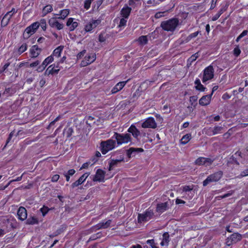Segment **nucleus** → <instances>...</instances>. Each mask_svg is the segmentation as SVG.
<instances>
[{
	"instance_id": "4c0bfd02",
	"label": "nucleus",
	"mask_w": 248,
	"mask_h": 248,
	"mask_svg": "<svg viewBox=\"0 0 248 248\" xmlns=\"http://www.w3.org/2000/svg\"><path fill=\"white\" fill-rule=\"evenodd\" d=\"M35 32L32 30V28H31V26H30L28 27L25 30L24 34H27L28 37H29L31 35L33 34Z\"/></svg>"
},
{
	"instance_id": "9b49d317",
	"label": "nucleus",
	"mask_w": 248,
	"mask_h": 248,
	"mask_svg": "<svg viewBox=\"0 0 248 248\" xmlns=\"http://www.w3.org/2000/svg\"><path fill=\"white\" fill-rule=\"evenodd\" d=\"M58 17H52L49 19L48 21L49 25L52 28H55L58 30L63 29V25L60 23L57 20Z\"/></svg>"
},
{
	"instance_id": "dca6fc26",
	"label": "nucleus",
	"mask_w": 248,
	"mask_h": 248,
	"mask_svg": "<svg viewBox=\"0 0 248 248\" xmlns=\"http://www.w3.org/2000/svg\"><path fill=\"white\" fill-rule=\"evenodd\" d=\"M144 150L141 148H130L127 150V155L129 158L131 156H135L137 153L139 152H143Z\"/></svg>"
},
{
	"instance_id": "2eb2a0df",
	"label": "nucleus",
	"mask_w": 248,
	"mask_h": 248,
	"mask_svg": "<svg viewBox=\"0 0 248 248\" xmlns=\"http://www.w3.org/2000/svg\"><path fill=\"white\" fill-rule=\"evenodd\" d=\"M18 219L21 221L25 220L27 217V210L24 207H20L17 211Z\"/></svg>"
},
{
	"instance_id": "a19ab883",
	"label": "nucleus",
	"mask_w": 248,
	"mask_h": 248,
	"mask_svg": "<svg viewBox=\"0 0 248 248\" xmlns=\"http://www.w3.org/2000/svg\"><path fill=\"white\" fill-rule=\"evenodd\" d=\"M199 32V31H196V32H195L194 33L190 34L189 35H188L187 37V38L186 39V41L187 42H188L191 39H192L193 38L196 37L198 35Z\"/></svg>"
},
{
	"instance_id": "7ed1b4c3",
	"label": "nucleus",
	"mask_w": 248,
	"mask_h": 248,
	"mask_svg": "<svg viewBox=\"0 0 248 248\" xmlns=\"http://www.w3.org/2000/svg\"><path fill=\"white\" fill-rule=\"evenodd\" d=\"M113 138L116 140L118 145L131 141V137L129 133L123 134L114 132Z\"/></svg>"
},
{
	"instance_id": "58836bf2",
	"label": "nucleus",
	"mask_w": 248,
	"mask_h": 248,
	"mask_svg": "<svg viewBox=\"0 0 248 248\" xmlns=\"http://www.w3.org/2000/svg\"><path fill=\"white\" fill-rule=\"evenodd\" d=\"M73 131L72 128L69 127L64 130L63 133H65L67 137H70L73 133Z\"/></svg>"
},
{
	"instance_id": "c85d7f7f",
	"label": "nucleus",
	"mask_w": 248,
	"mask_h": 248,
	"mask_svg": "<svg viewBox=\"0 0 248 248\" xmlns=\"http://www.w3.org/2000/svg\"><path fill=\"white\" fill-rule=\"evenodd\" d=\"M69 11L68 9H63L60 11V16L58 17V19H64L69 15Z\"/></svg>"
},
{
	"instance_id": "0e129e2a",
	"label": "nucleus",
	"mask_w": 248,
	"mask_h": 248,
	"mask_svg": "<svg viewBox=\"0 0 248 248\" xmlns=\"http://www.w3.org/2000/svg\"><path fill=\"white\" fill-rule=\"evenodd\" d=\"M217 0H212L211 5L210 9H213L216 7V2Z\"/></svg>"
},
{
	"instance_id": "5701e85b",
	"label": "nucleus",
	"mask_w": 248,
	"mask_h": 248,
	"mask_svg": "<svg viewBox=\"0 0 248 248\" xmlns=\"http://www.w3.org/2000/svg\"><path fill=\"white\" fill-rule=\"evenodd\" d=\"M66 25L69 27L70 31H72L77 27L78 23L77 22L73 21V18H69L67 21Z\"/></svg>"
},
{
	"instance_id": "aec40b11",
	"label": "nucleus",
	"mask_w": 248,
	"mask_h": 248,
	"mask_svg": "<svg viewBox=\"0 0 248 248\" xmlns=\"http://www.w3.org/2000/svg\"><path fill=\"white\" fill-rule=\"evenodd\" d=\"M111 223V220H108L105 222H102L97 224L96 225L93 227L94 230H97L101 229H106L108 228Z\"/></svg>"
},
{
	"instance_id": "4d7b16f0",
	"label": "nucleus",
	"mask_w": 248,
	"mask_h": 248,
	"mask_svg": "<svg viewBox=\"0 0 248 248\" xmlns=\"http://www.w3.org/2000/svg\"><path fill=\"white\" fill-rule=\"evenodd\" d=\"M86 51L85 50H83L79 53H78V54L77 55V58L78 59H81L84 55V54L86 53Z\"/></svg>"
},
{
	"instance_id": "f257e3e1",
	"label": "nucleus",
	"mask_w": 248,
	"mask_h": 248,
	"mask_svg": "<svg viewBox=\"0 0 248 248\" xmlns=\"http://www.w3.org/2000/svg\"><path fill=\"white\" fill-rule=\"evenodd\" d=\"M178 24L179 20L176 18H172L162 21L161 23L160 27L165 31L172 32L175 30Z\"/></svg>"
},
{
	"instance_id": "2f4dec72",
	"label": "nucleus",
	"mask_w": 248,
	"mask_h": 248,
	"mask_svg": "<svg viewBox=\"0 0 248 248\" xmlns=\"http://www.w3.org/2000/svg\"><path fill=\"white\" fill-rule=\"evenodd\" d=\"M54 60L53 57L52 56H48L43 62L42 64L43 66H46L48 64L51 63Z\"/></svg>"
},
{
	"instance_id": "603ef678",
	"label": "nucleus",
	"mask_w": 248,
	"mask_h": 248,
	"mask_svg": "<svg viewBox=\"0 0 248 248\" xmlns=\"http://www.w3.org/2000/svg\"><path fill=\"white\" fill-rule=\"evenodd\" d=\"M198 57V53H195L191 56V57L189 59L188 61L192 62L195 61Z\"/></svg>"
},
{
	"instance_id": "49530a36",
	"label": "nucleus",
	"mask_w": 248,
	"mask_h": 248,
	"mask_svg": "<svg viewBox=\"0 0 248 248\" xmlns=\"http://www.w3.org/2000/svg\"><path fill=\"white\" fill-rule=\"evenodd\" d=\"M166 12L167 11L157 12L155 14V18L157 19L161 17L164 16H165L164 14L166 13Z\"/></svg>"
},
{
	"instance_id": "6ab92c4d",
	"label": "nucleus",
	"mask_w": 248,
	"mask_h": 248,
	"mask_svg": "<svg viewBox=\"0 0 248 248\" xmlns=\"http://www.w3.org/2000/svg\"><path fill=\"white\" fill-rule=\"evenodd\" d=\"M89 175V174L87 173L83 174L77 181L72 184L71 186L72 188H74L82 184L88 177Z\"/></svg>"
},
{
	"instance_id": "5fc2aeb1",
	"label": "nucleus",
	"mask_w": 248,
	"mask_h": 248,
	"mask_svg": "<svg viewBox=\"0 0 248 248\" xmlns=\"http://www.w3.org/2000/svg\"><path fill=\"white\" fill-rule=\"evenodd\" d=\"M59 178L60 176L59 175H54L51 178V181L53 182H56L59 180Z\"/></svg>"
},
{
	"instance_id": "37998d69",
	"label": "nucleus",
	"mask_w": 248,
	"mask_h": 248,
	"mask_svg": "<svg viewBox=\"0 0 248 248\" xmlns=\"http://www.w3.org/2000/svg\"><path fill=\"white\" fill-rule=\"evenodd\" d=\"M94 0H86L84 2V7L85 9H88L90 7V5L92 1Z\"/></svg>"
},
{
	"instance_id": "a18cd8bd",
	"label": "nucleus",
	"mask_w": 248,
	"mask_h": 248,
	"mask_svg": "<svg viewBox=\"0 0 248 248\" xmlns=\"http://www.w3.org/2000/svg\"><path fill=\"white\" fill-rule=\"evenodd\" d=\"M9 20H9L7 18H5V16H4L1 22V26L3 27L6 26L8 24Z\"/></svg>"
},
{
	"instance_id": "6e6552de",
	"label": "nucleus",
	"mask_w": 248,
	"mask_h": 248,
	"mask_svg": "<svg viewBox=\"0 0 248 248\" xmlns=\"http://www.w3.org/2000/svg\"><path fill=\"white\" fill-rule=\"evenodd\" d=\"M100 23V20L92 19L85 26L84 30L86 32L90 31L95 28Z\"/></svg>"
},
{
	"instance_id": "473e14b6",
	"label": "nucleus",
	"mask_w": 248,
	"mask_h": 248,
	"mask_svg": "<svg viewBox=\"0 0 248 248\" xmlns=\"http://www.w3.org/2000/svg\"><path fill=\"white\" fill-rule=\"evenodd\" d=\"M62 50V46L58 47L53 51V55L57 57H59L61 56Z\"/></svg>"
},
{
	"instance_id": "de8ad7c7",
	"label": "nucleus",
	"mask_w": 248,
	"mask_h": 248,
	"mask_svg": "<svg viewBox=\"0 0 248 248\" xmlns=\"http://www.w3.org/2000/svg\"><path fill=\"white\" fill-rule=\"evenodd\" d=\"M31 28H32V30L34 32L37 30V29L39 27V24L38 22H35L32 24L31 25Z\"/></svg>"
},
{
	"instance_id": "72a5a7b5",
	"label": "nucleus",
	"mask_w": 248,
	"mask_h": 248,
	"mask_svg": "<svg viewBox=\"0 0 248 248\" xmlns=\"http://www.w3.org/2000/svg\"><path fill=\"white\" fill-rule=\"evenodd\" d=\"M214 132H213V135H217L218 134H220L222 133V131L223 130L224 128L222 126H215L214 128Z\"/></svg>"
},
{
	"instance_id": "680f3d73",
	"label": "nucleus",
	"mask_w": 248,
	"mask_h": 248,
	"mask_svg": "<svg viewBox=\"0 0 248 248\" xmlns=\"http://www.w3.org/2000/svg\"><path fill=\"white\" fill-rule=\"evenodd\" d=\"M231 195H232V193H228L224 194L223 196H218L217 197V198H218V200H219L220 199H223V198H227V197L231 196Z\"/></svg>"
},
{
	"instance_id": "c9c22d12",
	"label": "nucleus",
	"mask_w": 248,
	"mask_h": 248,
	"mask_svg": "<svg viewBox=\"0 0 248 248\" xmlns=\"http://www.w3.org/2000/svg\"><path fill=\"white\" fill-rule=\"evenodd\" d=\"M52 11V7L51 5H47L46 6L43 10V13L44 15H46L47 13L51 12Z\"/></svg>"
},
{
	"instance_id": "f8f14e48",
	"label": "nucleus",
	"mask_w": 248,
	"mask_h": 248,
	"mask_svg": "<svg viewBox=\"0 0 248 248\" xmlns=\"http://www.w3.org/2000/svg\"><path fill=\"white\" fill-rule=\"evenodd\" d=\"M96 59V56L94 54H91L88 56H86L81 62V65L82 66H86L93 62Z\"/></svg>"
},
{
	"instance_id": "f704fd0d",
	"label": "nucleus",
	"mask_w": 248,
	"mask_h": 248,
	"mask_svg": "<svg viewBox=\"0 0 248 248\" xmlns=\"http://www.w3.org/2000/svg\"><path fill=\"white\" fill-rule=\"evenodd\" d=\"M138 41L140 45H145L148 41L147 37L146 36H141L139 38Z\"/></svg>"
},
{
	"instance_id": "e433bc0d",
	"label": "nucleus",
	"mask_w": 248,
	"mask_h": 248,
	"mask_svg": "<svg viewBox=\"0 0 248 248\" xmlns=\"http://www.w3.org/2000/svg\"><path fill=\"white\" fill-rule=\"evenodd\" d=\"M97 161V159L94 158L93 159L92 163H91V162H87L84 163L82 165V167H81V169L87 168L90 165H93Z\"/></svg>"
},
{
	"instance_id": "ea45409f",
	"label": "nucleus",
	"mask_w": 248,
	"mask_h": 248,
	"mask_svg": "<svg viewBox=\"0 0 248 248\" xmlns=\"http://www.w3.org/2000/svg\"><path fill=\"white\" fill-rule=\"evenodd\" d=\"M27 46L26 44H22L18 48V52L19 54H21L25 52L27 50Z\"/></svg>"
},
{
	"instance_id": "e2e57ef3",
	"label": "nucleus",
	"mask_w": 248,
	"mask_h": 248,
	"mask_svg": "<svg viewBox=\"0 0 248 248\" xmlns=\"http://www.w3.org/2000/svg\"><path fill=\"white\" fill-rule=\"evenodd\" d=\"M192 188H191L189 186H186L183 187V191H189L192 190Z\"/></svg>"
},
{
	"instance_id": "79ce46f5",
	"label": "nucleus",
	"mask_w": 248,
	"mask_h": 248,
	"mask_svg": "<svg viewBox=\"0 0 248 248\" xmlns=\"http://www.w3.org/2000/svg\"><path fill=\"white\" fill-rule=\"evenodd\" d=\"M205 133L206 135L209 136H213V132H214V129L213 128H211V127H210V128H207V129H205Z\"/></svg>"
},
{
	"instance_id": "39448f33",
	"label": "nucleus",
	"mask_w": 248,
	"mask_h": 248,
	"mask_svg": "<svg viewBox=\"0 0 248 248\" xmlns=\"http://www.w3.org/2000/svg\"><path fill=\"white\" fill-rule=\"evenodd\" d=\"M214 76V69L212 65H209L203 71L202 81L203 83L212 79Z\"/></svg>"
},
{
	"instance_id": "393cba45",
	"label": "nucleus",
	"mask_w": 248,
	"mask_h": 248,
	"mask_svg": "<svg viewBox=\"0 0 248 248\" xmlns=\"http://www.w3.org/2000/svg\"><path fill=\"white\" fill-rule=\"evenodd\" d=\"M124 159L123 156H120L119 159L111 160L109 162V170L112 169L113 167H115L118 163L123 161Z\"/></svg>"
},
{
	"instance_id": "13d9d810",
	"label": "nucleus",
	"mask_w": 248,
	"mask_h": 248,
	"mask_svg": "<svg viewBox=\"0 0 248 248\" xmlns=\"http://www.w3.org/2000/svg\"><path fill=\"white\" fill-rule=\"evenodd\" d=\"M40 62L39 61H38V60L36 61L35 62L31 63L30 64V67H35V66H37L38 65H39L40 64Z\"/></svg>"
},
{
	"instance_id": "a211bd4d",
	"label": "nucleus",
	"mask_w": 248,
	"mask_h": 248,
	"mask_svg": "<svg viewBox=\"0 0 248 248\" xmlns=\"http://www.w3.org/2000/svg\"><path fill=\"white\" fill-rule=\"evenodd\" d=\"M60 71V69L59 68V64H57L55 66L53 65H50L46 70L45 72V74L49 75L50 74L53 75L54 74L58 73Z\"/></svg>"
},
{
	"instance_id": "cd10ccee",
	"label": "nucleus",
	"mask_w": 248,
	"mask_h": 248,
	"mask_svg": "<svg viewBox=\"0 0 248 248\" xmlns=\"http://www.w3.org/2000/svg\"><path fill=\"white\" fill-rule=\"evenodd\" d=\"M131 8L127 6L126 7H124L121 10V15L122 16L126 18H128V16H129V14L131 12Z\"/></svg>"
},
{
	"instance_id": "20e7f679",
	"label": "nucleus",
	"mask_w": 248,
	"mask_h": 248,
	"mask_svg": "<svg viewBox=\"0 0 248 248\" xmlns=\"http://www.w3.org/2000/svg\"><path fill=\"white\" fill-rule=\"evenodd\" d=\"M222 176L221 171H217L208 176L207 178L203 182V186H206L208 184L212 182H216L219 181Z\"/></svg>"
},
{
	"instance_id": "c756f323",
	"label": "nucleus",
	"mask_w": 248,
	"mask_h": 248,
	"mask_svg": "<svg viewBox=\"0 0 248 248\" xmlns=\"http://www.w3.org/2000/svg\"><path fill=\"white\" fill-rule=\"evenodd\" d=\"M38 222V219L34 217H29L26 221V224L29 225H33L37 224Z\"/></svg>"
},
{
	"instance_id": "1a4fd4ad",
	"label": "nucleus",
	"mask_w": 248,
	"mask_h": 248,
	"mask_svg": "<svg viewBox=\"0 0 248 248\" xmlns=\"http://www.w3.org/2000/svg\"><path fill=\"white\" fill-rule=\"evenodd\" d=\"M156 123L155 119L152 117L147 119L141 124L143 128H155L156 127Z\"/></svg>"
},
{
	"instance_id": "6e6d98bb",
	"label": "nucleus",
	"mask_w": 248,
	"mask_h": 248,
	"mask_svg": "<svg viewBox=\"0 0 248 248\" xmlns=\"http://www.w3.org/2000/svg\"><path fill=\"white\" fill-rule=\"evenodd\" d=\"M98 40L100 42H104L106 41V37L101 33L99 35Z\"/></svg>"
},
{
	"instance_id": "338daca9",
	"label": "nucleus",
	"mask_w": 248,
	"mask_h": 248,
	"mask_svg": "<svg viewBox=\"0 0 248 248\" xmlns=\"http://www.w3.org/2000/svg\"><path fill=\"white\" fill-rule=\"evenodd\" d=\"M231 136V133L229 131L223 134V138L224 139H228Z\"/></svg>"
},
{
	"instance_id": "774afa93",
	"label": "nucleus",
	"mask_w": 248,
	"mask_h": 248,
	"mask_svg": "<svg viewBox=\"0 0 248 248\" xmlns=\"http://www.w3.org/2000/svg\"><path fill=\"white\" fill-rule=\"evenodd\" d=\"M248 31L244 30L240 35V37L242 38L248 34Z\"/></svg>"
},
{
	"instance_id": "bf43d9fd",
	"label": "nucleus",
	"mask_w": 248,
	"mask_h": 248,
	"mask_svg": "<svg viewBox=\"0 0 248 248\" xmlns=\"http://www.w3.org/2000/svg\"><path fill=\"white\" fill-rule=\"evenodd\" d=\"M14 14H12L11 12H8L5 15V18H7V19H8L9 20L10 19V18L12 17V16L14 15Z\"/></svg>"
},
{
	"instance_id": "8fccbe9b",
	"label": "nucleus",
	"mask_w": 248,
	"mask_h": 248,
	"mask_svg": "<svg viewBox=\"0 0 248 248\" xmlns=\"http://www.w3.org/2000/svg\"><path fill=\"white\" fill-rule=\"evenodd\" d=\"M195 88L201 92H203L205 90V88L201 83L198 86H196Z\"/></svg>"
},
{
	"instance_id": "0eeeda50",
	"label": "nucleus",
	"mask_w": 248,
	"mask_h": 248,
	"mask_svg": "<svg viewBox=\"0 0 248 248\" xmlns=\"http://www.w3.org/2000/svg\"><path fill=\"white\" fill-rule=\"evenodd\" d=\"M214 159L210 158L200 157L195 160V164L199 166L204 165L207 167L211 165L214 162Z\"/></svg>"
},
{
	"instance_id": "423d86ee",
	"label": "nucleus",
	"mask_w": 248,
	"mask_h": 248,
	"mask_svg": "<svg viewBox=\"0 0 248 248\" xmlns=\"http://www.w3.org/2000/svg\"><path fill=\"white\" fill-rule=\"evenodd\" d=\"M154 216V213L151 209H148L143 214H139L138 215V222L142 223L151 219Z\"/></svg>"
},
{
	"instance_id": "a878e982",
	"label": "nucleus",
	"mask_w": 248,
	"mask_h": 248,
	"mask_svg": "<svg viewBox=\"0 0 248 248\" xmlns=\"http://www.w3.org/2000/svg\"><path fill=\"white\" fill-rule=\"evenodd\" d=\"M170 242V235L168 232H166L163 234V239L160 243L162 246H168Z\"/></svg>"
},
{
	"instance_id": "ddd939ff",
	"label": "nucleus",
	"mask_w": 248,
	"mask_h": 248,
	"mask_svg": "<svg viewBox=\"0 0 248 248\" xmlns=\"http://www.w3.org/2000/svg\"><path fill=\"white\" fill-rule=\"evenodd\" d=\"M41 51L42 49L39 48L38 46L34 45L32 46L30 50L31 57L32 58L37 57L40 54Z\"/></svg>"
},
{
	"instance_id": "412c9836",
	"label": "nucleus",
	"mask_w": 248,
	"mask_h": 248,
	"mask_svg": "<svg viewBox=\"0 0 248 248\" xmlns=\"http://www.w3.org/2000/svg\"><path fill=\"white\" fill-rule=\"evenodd\" d=\"M129 79L125 81H122L118 83L111 90L112 93H115L118 91H120L125 86L126 83Z\"/></svg>"
},
{
	"instance_id": "f3484780",
	"label": "nucleus",
	"mask_w": 248,
	"mask_h": 248,
	"mask_svg": "<svg viewBox=\"0 0 248 248\" xmlns=\"http://www.w3.org/2000/svg\"><path fill=\"white\" fill-rule=\"evenodd\" d=\"M212 96V93H211L209 95H206L203 96L200 100H199V104L202 106H207L209 105L210 103L211 98Z\"/></svg>"
},
{
	"instance_id": "c03bdc74",
	"label": "nucleus",
	"mask_w": 248,
	"mask_h": 248,
	"mask_svg": "<svg viewBox=\"0 0 248 248\" xmlns=\"http://www.w3.org/2000/svg\"><path fill=\"white\" fill-rule=\"evenodd\" d=\"M248 176V169H247L243 171H241L240 174L238 176V178H241L243 177Z\"/></svg>"
},
{
	"instance_id": "9d476101",
	"label": "nucleus",
	"mask_w": 248,
	"mask_h": 248,
	"mask_svg": "<svg viewBox=\"0 0 248 248\" xmlns=\"http://www.w3.org/2000/svg\"><path fill=\"white\" fill-rule=\"evenodd\" d=\"M242 239V236L238 233H234L228 238L227 244L228 246L233 243H236Z\"/></svg>"
},
{
	"instance_id": "3c124183",
	"label": "nucleus",
	"mask_w": 248,
	"mask_h": 248,
	"mask_svg": "<svg viewBox=\"0 0 248 248\" xmlns=\"http://www.w3.org/2000/svg\"><path fill=\"white\" fill-rule=\"evenodd\" d=\"M126 22H127L126 20L124 18H123L121 19L120 23L119 25V27H122L125 26L126 25Z\"/></svg>"
},
{
	"instance_id": "69168bd1",
	"label": "nucleus",
	"mask_w": 248,
	"mask_h": 248,
	"mask_svg": "<svg viewBox=\"0 0 248 248\" xmlns=\"http://www.w3.org/2000/svg\"><path fill=\"white\" fill-rule=\"evenodd\" d=\"M75 173V170L74 169H71L68 170V172L66 173L69 176L73 175Z\"/></svg>"
},
{
	"instance_id": "864d4df0",
	"label": "nucleus",
	"mask_w": 248,
	"mask_h": 248,
	"mask_svg": "<svg viewBox=\"0 0 248 248\" xmlns=\"http://www.w3.org/2000/svg\"><path fill=\"white\" fill-rule=\"evenodd\" d=\"M233 53H234V54L236 56H238L240 55V53H241V50L239 48V47H235L234 50H233Z\"/></svg>"
},
{
	"instance_id": "bb28decb",
	"label": "nucleus",
	"mask_w": 248,
	"mask_h": 248,
	"mask_svg": "<svg viewBox=\"0 0 248 248\" xmlns=\"http://www.w3.org/2000/svg\"><path fill=\"white\" fill-rule=\"evenodd\" d=\"M228 5H226L225 6L222 7L220 10L218 11V12L212 17V20L213 21H216L217 20L219 16L224 12L227 9Z\"/></svg>"
},
{
	"instance_id": "4be33fe9",
	"label": "nucleus",
	"mask_w": 248,
	"mask_h": 248,
	"mask_svg": "<svg viewBox=\"0 0 248 248\" xmlns=\"http://www.w3.org/2000/svg\"><path fill=\"white\" fill-rule=\"evenodd\" d=\"M168 203L164 202L157 204L156 211L160 214L162 213L165 211H166L168 208Z\"/></svg>"
},
{
	"instance_id": "09e8293b",
	"label": "nucleus",
	"mask_w": 248,
	"mask_h": 248,
	"mask_svg": "<svg viewBox=\"0 0 248 248\" xmlns=\"http://www.w3.org/2000/svg\"><path fill=\"white\" fill-rule=\"evenodd\" d=\"M48 208L46 206H44L40 209V211L42 212L43 216H45V215L48 212Z\"/></svg>"
},
{
	"instance_id": "7c9ffc66",
	"label": "nucleus",
	"mask_w": 248,
	"mask_h": 248,
	"mask_svg": "<svg viewBox=\"0 0 248 248\" xmlns=\"http://www.w3.org/2000/svg\"><path fill=\"white\" fill-rule=\"evenodd\" d=\"M191 136L190 134H187L184 135L181 140V143L183 144H186L191 139Z\"/></svg>"
},
{
	"instance_id": "052dcab7",
	"label": "nucleus",
	"mask_w": 248,
	"mask_h": 248,
	"mask_svg": "<svg viewBox=\"0 0 248 248\" xmlns=\"http://www.w3.org/2000/svg\"><path fill=\"white\" fill-rule=\"evenodd\" d=\"M46 67V66H43V64L42 63L41 65L38 66L36 70L38 72H41L45 70Z\"/></svg>"
},
{
	"instance_id": "b1692460",
	"label": "nucleus",
	"mask_w": 248,
	"mask_h": 248,
	"mask_svg": "<svg viewBox=\"0 0 248 248\" xmlns=\"http://www.w3.org/2000/svg\"><path fill=\"white\" fill-rule=\"evenodd\" d=\"M127 131L132 134L134 137L137 138L140 135V131L135 126L132 125L128 129Z\"/></svg>"
},
{
	"instance_id": "f03ea898",
	"label": "nucleus",
	"mask_w": 248,
	"mask_h": 248,
	"mask_svg": "<svg viewBox=\"0 0 248 248\" xmlns=\"http://www.w3.org/2000/svg\"><path fill=\"white\" fill-rule=\"evenodd\" d=\"M116 145V141L112 139L102 141L100 143L101 151L103 154H107L108 151L113 150Z\"/></svg>"
},
{
	"instance_id": "4468645a",
	"label": "nucleus",
	"mask_w": 248,
	"mask_h": 248,
	"mask_svg": "<svg viewBox=\"0 0 248 248\" xmlns=\"http://www.w3.org/2000/svg\"><path fill=\"white\" fill-rule=\"evenodd\" d=\"M105 172L101 169L97 170L95 175H94L93 181L103 182L104 180Z\"/></svg>"
}]
</instances>
